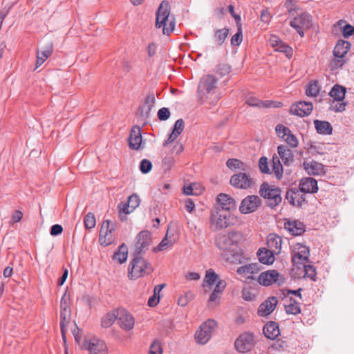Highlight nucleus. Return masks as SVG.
I'll return each mask as SVG.
<instances>
[{
    "label": "nucleus",
    "instance_id": "obj_55",
    "mask_svg": "<svg viewBox=\"0 0 354 354\" xmlns=\"http://www.w3.org/2000/svg\"><path fill=\"white\" fill-rule=\"evenodd\" d=\"M259 167L262 173L270 174V169L267 158L263 156L259 160Z\"/></svg>",
    "mask_w": 354,
    "mask_h": 354
},
{
    "label": "nucleus",
    "instance_id": "obj_22",
    "mask_svg": "<svg viewBox=\"0 0 354 354\" xmlns=\"http://www.w3.org/2000/svg\"><path fill=\"white\" fill-rule=\"evenodd\" d=\"M53 43L49 41L41 51L37 53V61L35 68H39L53 53Z\"/></svg>",
    "mask_w": 354,
    "mask_h": 354
},
{
    "label": "nucleus",
    "instance_id": "obj_60",
    "mask_svg": "<svg viewBox=\"0 0 354 354\" xmlns=\"http://www.w3.org/2000/svg\"><path fill=\"white\" fill-rule=\"evenodd\" d=\"M354 34V28L350 24H345L343 26L342 35L344 38H348Z\"/></svg>",
    "mask_w": 354,
    "mask_h": 354
},
{
    "label": "nucleus",
    "instance_id": "obj_49",
    "mask_svg": "<svg viewBox=\"0 0 354 354\" xmlns=\"http://www.w3.org/2000/svg\"><path fill=\"white\" fill-rule=\"evenodd\" d=\"M283 140L286 141L289 146L293 148L297 147L299 143L297 138L291 133V131H290V133H288Z\"/></svg>",
    "mask_w": 354,
    "mask_h": 354
},
{
    "label": "nucleus",
    "instance_id": "obj_19",
    "mask_svg": "<svg viewBox=\"0 0 354 354\" xmlns=\"http://www.w3.org/2000/svg\"><path fill=\"white\" fill-rule=\"evenodd\" d=\"M128 141L130 149L138 150L141 148L142 135L140 127L134 126L132 127L128 138Z\"/></svg>",
    "mask_w": 354,
    "mask_h": 354
},
{
    "label": "nucleus",
    "instance_id": "obj_30",
    "mask_svg": "<svg viewBox=\"0 0 354 354\" xmlns=\"http://www.w3.org/2000/svg\"><path fill=\"white\" fill-rule=\"evenodd\" d=\"M314 124L319 134L331 135L333 133V127L328 121L315 120H314Z\"/></svg>",
    "mask_w": 354,
    "mask_h": 354
},
{
    "label": "nucleus",
    "instance_id": "obj_20",
    "mask_svg": "<svg viewBox=\"0 0 354 354\" xmlns=\"http://www.w3.org/2000/svg\"><path fill=\"white\" fill-rule=\"evenodd\" d=\"M278 304V299L276 297H270L266 299L258 308V315L259 316H267L271 314L275 309Z\"/></svg>",
    "mask_w": 354,
    "mask_h": 354
},
{
    "label": "nucleus",
    "instance_id": "obj_25",
    "mask_svg": "<svg viewBox=\"0 0 354 354\" xmlns=\"http://www.w3.org/2000/svg\"><path fill=\"white\" fill-rule=\"evenodd\" d=\"M218 202L219 203L221 209H225L227 210H235L236 208V201L226 194H219L217 196Z\"/></svg>",
    "mask_w": 354,
    "mask_h": 354
},
{
    "label": "nucleus",
    "instance_id": "obj_63",
    "mask_svg": "<svg viewBox=\"0 0 354 354\" xmlns=\"http://www.w3.org/2000/svg\"><path fill=\"white\" fill-rule=\"evenodd\" d=\"M229 226V223H211L210 228L212 230L217 231Z\"/></svg>",
    "mask_w": 354,
    "mask_h": 354
},
{
    "label": "nucleus",
    "instance_id": "obj_58",
    "mask_svg": "<svg viewBox=\"0 0 354 354\" xmlns=\"http://www.w3.org/2000/svg\"><path fill=\"white\" fill-rule=\"evenodd\" d=\"M157 115L160 120L164 121L169 118L171 113L168 108L163 107L158 110Z\"/></svg>",
    "mask_w": 354,
    "mask_h": 354
},
{
    "label": "nucleus",
    "instance_id": "obj_31",
    "mask_svg": "<svg viewBox=\"0 0 354 354\" xmlns=\"http://www.w3.org/2000/svg\"><path fill=\"white\" fill-rule=\"evenodd\" d=\"M283 225L292 236H300L305 232L304 223H283Z\"/></svg>",
    "mask_w": 354,
    "mask_h": 354
},
{
    "label": "nucleus",
    "instance_id": "obj_45",
    "mask_svg": "<svg viewBox=\"0 0 354 354\" xmlns=\"http://www.w3.org/2000/svg\"><path fill=\"white\" fill-rule=\"evenodd\" d=\"M347 104H348L347 102H343V101L337 102V101L333 100L330 104L329 109L335 113L342 112V111H345Z\"/></svg>",
    "mask_w": 354,
    "mask_h": 354
},
{
    "label": "nucleus",
    "instance_id": "obj_44",
    "mask_svg": "<svg viewBox=\"0 0 354 354\" xmlns=\"http://www.w3.org/2000/svg\"><path fill=\"white\" fill-rule=\"evenodd\" d=\"M319 93L317 82L313 81L308 84L306 93L308 96L316 97Z\"/></svg>",
    "mask_w": 354,
    "mask_h": 354
},
{
    "label": "nucleus",
    "instance_id": "obj_34",
    "mask_svg": "<svg viewBox=\"0 0 354 354\" xmlns=\"http://www.w3.org/2000/svg\"><path fill=\"white\" fill-rule=\"evenodd\" d=\"M346 93V88L344 86L339 84H335L328 94L334 101L341 102L344 100Z\"/></svg>",
    "mask_w": 354,
    "mask_h": 354
},
{
    "label": "nucleus",
    "instance_id": "obj_38",
    "mask_svg": "<svg viewBox=\"0 0 354 354\" xmlns=\"http://www.w3.org/2000/svg\"><path fill=\"white\" fill-rule=\"evenodd\" d=\"M285 310L287 314L290 315H298L301 313V308L299 304L292 298L289 299V303L285 304Z\"/></svg>",
    "mask_w": 354,
    "mask_h": 354
},
{
    "label": "nucleus",
    "instance_id": "obj_52",
    "mask_svg": "<svg viewBox=\"0 0 354 354\" xmlns=\"http://www.w3.org/2000/svg\"><path fill=\"white\" fill-rule=\"evenodd\" d=\"M118 212H119L120 216H122V214H124L126 215V214H129L131 213L132 212H133V210H131V207H130V205L127 203V201L121 202L118 205Z\"/></svg>",
    "mask_w": 354,
    "mask_h": 354
},
{
    "label": "nucleus",
    "instance_id": "obj_16",
    "mask_svg": "<svg viewBox=\"0 0 354 354\" xmlns=\"http://www.w3.org/2000/svg\"><path fill=\"white\" fill-rule=\"evenodd\" d=\"M313 109V103L310 102H299L296 104L291 106L290 113L299 117H305L309 115Z\"/></svg>",
    "mask_w": 354,
    "mask_h": 354
},
{
    "label": "nucleus",
    "instance_id": "obj_28",
    "mask_svg": "<svg viewBox=\"0 0 354 354\" xmlns=\"http://www.w3.org/2000/svg\"><path fill=\"white\" fill-rule=\"evenodd\" d=\"M277 152L284 165H289L293 162L294 156L292 151L286 145H279L277 147Z\"/></svg>",
    "mask_w": 354,
    "mask_h": 354
},
{
    "label": "nucleus",
    "instance_id": "obj_57",
    "mask_svg": "<svg viewBox=\"0 0 354 354\" xmlns=\"http://www.w3.org/2000/svg\"><path fill=\"white\" fill-rule=\"evenodd\" d=\"M174 164V159L171 156H167L162 159V167L165 171H169Z\"/></svg>",
    "mask_w": 354,
    "mask_h": 354
},
{
    "label": "nucleus",
    "instance_id": "obj_33",
    "mask_svg": "<svg viewBox=\"0 0 354 354\" xmlns=\"http://www.w3.org/2000/svg\"><path fill=\"white\" fill-rule=\"evenodd\" d=\"M263 333L267 338L274 339L280 334L279 326L277 323L271 322L264 326Z\"/></svg>",
    "mask_w": 354,
    "mask_h": 354
},
{
    "label": "nucleus",
    "instance_id": "obj_47",
    "mask_svg": "<svg viewBox=\"0 0 354 354\" xmlns=\"http://www.w3.org/2000/svg\"><path fill=\"white\" fill-rule=\"evenodd\" d=\"M231 71V66L225 63L219 64L216 67V73L221 76H225Z\"/></svg>",
    "mask_w": 354,
    "mask_h": 354
},
{
    "label": "nucleus",
    "instance_id": "obj_4",
    "mask_svg": "<svg viewBox=\"0 0 354 354\" xmlns=\"http://www.w3.org/2000/svg\"><path fill=\"white\" fill-rule=\"evenodd\" d=\"M281 190L270 186L268 183L261 184L259 189L260 195L267 200L268 205L274 208L282 201L281 196Z\"/></svg>",
    "mask_w": 354,
    "mask_h": 354
},
{
    "label": "nucleus",
    "instance_id": "obj_62",
    "mask_svg": "<svg viewBox=\"0 0 354 354\" xmlns=\"http://www.w3.org/2000/svg\"><path fill=\"white\" fill-rule=\"evenodd\" d=\"M226 286V282L224 280L219 279L216 283L214 289V292L218 293L222 292Z\"/></svg>",
    "mask_w": 354,
    "mask_h": 354
},
{
    "label": "nucleus",
    "instance_id": "obj_53",
    "mask_svg": "<svg viewBox=\"0 0 354 354\" xmlns=\"http://www.w3.org/2000/svg\"><path fill=\"white\" fill-rule=\"evenodd\" d=\"M152 169V163L147 159H143L140 164V170L142 174L149 173Z\"/></svg>",
    "mask_w": 354,
    "mask_h": 354
},
{
    "label": "nucleus",
    "instance_id": "obj_8",
    "mask_svg": "<svg viewBox=\"0 0 354 354\" xmlns=\"http://www.w3.org/2000/svg\"><path fill=\"white\" fill-rule=\"evenodd\" d=\"M284 277L276 270L262 272L258 277L259 283L264 286H269L274 283L280 286L284 283Z\"/></svg>",
    "mask_w": 354,
    "mask_h": 354
},
{
    "label": "nucleus",
    "instance_id": "obj_9",
    "mask_svg": "<svg viewBox=\"0 0 354 354\" xmlns=\"http://www.w3.org/2000/svg\"><path fill=\"white\" fill-rule=\"evenodd\" d=\"M312 25V17L307 12H303L290 21V26L292 27L300 37H304V30L308 29Z\"/></svg>",
    "mask_w": 354,
    "mask_h": 354
},
{
    "label": "nucleus",
    "instance_id": "obj_24",
    "mask_svg": "<svg viewBox=\"0 0 354 354\" xmlns=\"http://www.w3.org/2000/svg\"><path fill=\"white\" fill-rule=\"evenodd\" d=\"M304 169L309 175H321L325 173L324 165L315 160L305 161L303 164Z\"/></svg>",
    "mask_w": 354,
    "mask_h": 354
},
{
    "label": "nucleus",
    "instance_id": "obj_13",
    "mask_svg": "<svg viewBox=\"0 0 354 354\" xmlns=\"http://www.w3.org/2000/svg\"><path fill=\"white\" fill-rule=\"evenodd\" d=\"M286 200L294 207H301L304 204H306V194L300 191V188L292 187L286 192Z\"/></svg>",
    "mask_w": 354,
    "mask_h": 354
},
{
    "label": "nucleus",
    "instance_id": "obj_32",
    "mask_svg": "<svg viewBox=\"0 0 354 354\" xmlns=\"http://www.w3.org/2000/svg\"><path fill=\"white\" fill-rule=\"evenodd\" d=\"M211 214L212 221H228L230 218V211L219 207L212 209Z\"/></svg>",
    "mask_w": 354,
    "mask_h": 354
},
{
    "label": "nucleus",
    "instance_id": "obj_29",
    "mask_svg": "<svg viewBox=\"0 0 354 354\" xmlns=\"http://www.w3.org/2000/svg\"><path fill=\"white\" fill-rule=\"evenodd\" d=\"M274 255L273 252L265 248H260L257 252L259 260L263 264H272L275 259Z\"/></svg>",
    "mask_w": 354,
    "mask_h": 354
},
{
    "label": "nucleus",
    "instance_id": "obj_2",
    "mask_svg": "<svg viewBox=\"0 0 354 354\" xmlns=\"http://www.w3.org/2000/svg\"><path fill=\"white\" fill-rule=\"evenodd\" d=\"M217 79L212 75H204L198 86V97L202 102L208 101L210 104L216 103L218 95H216Z\"/></svg>",
    "mask_w": 354,
    "mask_h": 354
},
{
    "label": "nucleus",
    "instance_id": "obj_3",
    "mask_svg": "<svg viewBox=\"0 0 354 354\" xmlns=\"http://www.w3.org/2000/svg\"><path fill=\"white\" fill-rule=\"evenodd\" d=\"M156 27H162L164 35H169L175 28V18L170 16V5L167 1H162L156 14Z\"/></svg>",
    "mask_w": 354,
    "mask_h": 354
},
{
    "label": "nucleus",
    "instance_id": "obj_48",
    "mask_svg": "<svg viewBox=\"0 0 354 354\" xmlns=\"http://www.w3.org/2000/svg\"><path fill=\"white\" fill-rule=\"evenodd\" d=\"M193 295L191 292H185L184 295L179 297L178 299V304L184 307L192 299Z\"/></svg>",
    "mask_w": 354,
    "mask_h": 354
},
{
    "label": "nucleus",
    "instance_id": "obj_12",
    "mask_svg": "<svg viewBox=\"0 0 354 354\" xmlns=\"http://www.w3.org/2000/svg\"><path fill=\"white\" fill-rule=\"evenodd\" d=\"M310 250L309 248L297 243L295 245L292 254V261L293 265L299 266L306 263L309 261Z\"/></svg>",
    "mask_w": 354,
    "mask_h": 354
},
{
    "label": "nucleus",
    "instance_id": "obj_5",
    "mask_svg": "<svg viewBox=\"0 0 354 354\" xmlns=\"http://www.w3.org/2000/svg\"><path fill=\"white\" fill-rule=\"evenodd\" d=\"M255 339L253 333L245 332L241 334L235 340V349L241 353L251 351L255 345Z\"/></svg>",
    "mask_w": 354,
    "mask_h": 354
},
{
    "label": "nucleus",
    "instance_id": "obj_61",
    "mask_svg": "<svg viewBox=\"0 0 354 354\" xmlns=\"http://www.w3.org/2000/svg\"><path fill=\"white\" fill-rule=\"evenodd\" d=\"M63 232V227L59 224H55L50 228V234L51 236H57L62 234Z\"/></svg>",
    "mask_w": 354,
    "mask_h": 354
},
{
    "label": "nucleus",
    "instance_id": "obj_21",
    "mask_svg": "<svg viewBox=\"0 0 354 354\" xmlns=\"http://www.w3.org/2000/svg\"><path fill=\"white\" fill-rule=\"evenodd\" d=\"M299 187L300 188V191L303 192L305 194L308 193H316L318 190L317 180L311 177L301 179Z\"/></svg>",
    "mask_w": 354,
    "mask_h": 354
},
{
    "label": "nucleus",
    "instance_id": "obj_42",
    "mask_svg": "<svg viewBox=\"0 0 354 354\" xmlns=\"http://www.w3.org/2000/svg\"><path fill=\"white\" fill-rule=\"evenodd\" d=\"M218 280V275L214 271L213 269H209L206 271L205 281L208 286H212L215 284Z\"/></svg>",
    "mask_w": 354,
    "mask_h": 354
},
{
    "label": "nucleus",
    "instance_id": "obj_36",
    "mask_svg": "<svg viewBox=\"0 0 354 354\" xmlns=\"http://www.w3.org/2000/svg\"><path fill=\"white\" fill-rule=\"evenodd\" d=\"M260 270V265L258 263H250L238 268L236 272L239 274H254Z\"/></svg>",
    "mask_w": 354,
    "mask_h": 354
},
{
    "label": "nucleus",
    "instance_id": "obj_59",
    "mask_svg": "<svg viewBox=\"0 0 354 354\" xmlns=\"http://www.w3.org/2000/svg\"><path fill=\"white\" fill-rule=\"evenodd\" d=\"M184 127H185L184 121L183 119L180 118L176 121L172 131L176 133L177 134L180 135L182 133V131H183Z\"/></svg>",
    "mask_w": 354,
    "mask_h": 354
},
{
    "label": "nucleus",
    "instance_id": "obj_50",
    "mask_svg": "<svg viewBox=\"0 0 354 354\" xmlns=\"http://www.w3.org/2000/svg\"><path fill=\"white\" fill-rule=\"evenodd\" d=\"M127 203L129 204L130 207H131V210H134L140 205V200L138 195L133 194L129 196Z\"/></svg>",
    "mask_w": 354,
    "mask_h": 354
},
{
    "label": "nucleus",
    "instance_id": "obj_11",
    "mask_svg": "<svg viewBox=\"0 0 354 354\" xmlns=\"http://www.w3.org/2000/svg\"><path fill=\"white\" fill-rule=\"evenodd\" d=\"M115 223H102L99 234V242L102 246H108L113 241Z\"/></svg>",
    "mask_w": 354,
    "mask_h": 354
},
{
    "label": "nucleus",
    "instance_id": "obj_54",
    "mask_svg": "<svg viewBox=\"0 0 354 354\" xmlns=\"http://www.w3.org/2000/svg\"><path fill=\"white\" fill-rule=\"evenodd\" d=\"M162 348L161 346V344L160 342L156 340L154 341L150 348L149 354H162Z\"/></svg>",
    "mask_w": 354,
    "mask_h": 354
},
{
    "label": "nucleus",
    "instance_id": "obj_51",
    "mask_svg": "<svg viewBox=\"0 0 354 354\" xmlns=\"http://www.w3.org/2000/svg\"><path fill=\"white\" fill-rule=\"evenodd\" d=\"M242 39V30L241 26H239L237 32L235 35H234L231 38V44L234 46H239L241 44Z\"/></svg>",
    "mask_w": 354,
    "mask_h": 354
},
{
    "label": "nucleus",
    "instance_id": "obj_14",
    "mask_svg": "<svg viewBox=\"0 0 354 354\" xmlns=\"http://www.w3.org/2000/svg\"><path fill=\"white\" fill-rule=\"evenodd\" d=\"M261 203V199L256 195H250L242 200L239 206V211L242 214L254 212Z\"/></svg>",
    "mask_w": 354,
    "mask_h": 354
},
{
    "label": "nucleus",
    "instance_id": "obj_6",
    "mask_svg": "<svg viewBox=\"0 0 354 354\" xmlns=\"http://www.w3.org/2000/svg\"><path fill=\"white\" fill-rule=\"evenodd\" d=\"M248 171H240L233 174L230 180V185L241 189H248L254 185V179L248 174Z\"/></svg>",
    "mask_w": 354,
    "mask_h": 354
},
{
    "label": "nucleus",
    "instance_id": "obj_46",
    "mask_svg": "<svg viewBox=\"0 0 354 354\" xmlns=\"http://www.w3.org/2000/svg\"><path fill=\"white\" fill-rule=\"evenodd\" d=\"M302 266L304 268L305 276L313 281H316L315 267L311 265H306V263L303 264Z\"/></svg>",
    "mask_w": 354,
    "mask_h": 354
},
{
    "label": "nucleus",
    "instance_id": "obj_23",
    "mask_svg": "<svg viewBox=\"0 0 354 354\" xmlns=\"http://www.w3.org/2000/svg\"><path fill=\"white\" fill-rule=\"evenodd\" d=\"M281 238L276 234H270L267 237V246L270 251L278 254L281 249Z\"/></svg>",
    "mask_w": 354,
    "mask_h": 354
},
{
    "label": "nucleus",
    "instance_id": "obj_26",
    "mask_svg": "<svg viewBox=\"0 0 354 354\" xmlns=\"http://www.w3.org/2000/svg\"><path fill=\"white\" fill-rule=\"evenodd\" d=\"M351 44L349 41L342 39L338 40L333 50L334 56L343 58L351 48Z\"/></svg>",
    "mask_w": 354,
    "mask_h": 354
},
{
    "label": "nucleus",
    "instance_id": "obj_7",
    "mask_svg": "<svg viewBox=\"0 0 354 354\" xmlns=\"http://www.w3.org/2000/svg\"><path fill=\"white\" fill-rule=\"evenodd\" d=\"M216 325L214 319H207L205 322L195 333L196 342L201 344H206L211 338L212 331L216 328Z\"/></svg>",
    "mask_w": 354,
    "mask_h": 354
},
{
    "label": "nucleus",
    "instance_id": "obj_27",
    "mask_svg": "<svg viewBox=\"0 0 354 354\" xmlns=\"http://www.w3.org/2000/svg\"><path fill=\"white\" fill-rule=\"evenodd\" d=\"M60 328L66 327V324L68 323L71 317V308L65 299L62 298L60 302Z\"/></svg>",
    "mask_w": 354,
    "mask_h": 354
},
{
    "label": "nucleus",
    "instance_id": "obj_41",
    "mask_svg": "<svg viewBox=\"0 0 354 354\" xmlns=\"http://www.w3.org/2000/svg\"><path fill=\"white\" fill-rule=\"evenodd\" d=\"M272 45L277 47V50L280 52H283L287 55L292 50L291 48L285 45L283 42L279 40L277 37H273L271 39Z\"/></svg>",
    "mask_w": 354,
    "mask_h": 354
},
{
    "label": "nucleus",
    "instance_id": "obj_40",
    "mask_svg": "<svg viewBox=\"0 0 354 354\" xmlns=\"http://www.w3.org/2000/svg\"><path fill=\"white\" fill-rule=\"evenodd\" d=\"M272 170L277 179H281L283 176V167L277 156L272 158Z\"/></svg>",
    "mask_w": 354,
    "mask_h": 354
},
{
    "label": "nucleus",
    "instance_id": "obj_17",
    "mask_svg": "<svg viewBox=\"0 0 354 354\" xmlns=\"http://www.w3.org/2000/svg\"><path fill=\"white\" fill-rule=\"evenodd\" d=\"M118 321L120 327L125 330H131L135 324L133 315L124 309L118 311Z\"/></svg>",
    "mask_w": 354,
    "mask_h": 354
},
{
    "label": "nucleus",
    "instance_id": "obj_37",
    "mask_svg": "<svg viewBox=\"0 0 354 354\" xmlns=\"http://www.w3.org/2000/svg\"><path fill=\"white\" fill-rule=\"evenodd\" d=\"M127 246L124 243H122L119 246L118 250L113 254V259L118 261L120 263H122L127 261Z\"/></svg>",
    "mask_w": 354,
    "mask_h": 354
},
{
    "label": "nucleus",
    "instance_id": "obj_10",
    "mask_svg": "<svg viewBox=\"0 0 354 354\" xmlns=\"http://www.w3.org/2000/svg\"><path fill=\"white\" fill-rule=\"evenodd\" d=\"M237 233L234 231L229 232L227 234H219L216 239V246L223 251L234 252L237 248L236 242L234 237Z\"/></svg>",
    "mask_w": 354,
    "mask_h": 354
},
{
    "label": "nucleus",
    "instance_id": "obj_39",
    "mask_svg": "<svg viewBox=\"0 0 354 354\" xmlns=\"http://www.w3.org/2000/svg\"><path fill=\"white\" fill-rule=\"evenodd\" d=\"M118 319V312L115 311L106 313L102 319L101 325L103 328L110 327Z\"/></svg>",
    "mask_w": 354,
    "mask_h": 354
},
{
    "label": "nucleus",
    "instance_id": "obj_64",
    "mask_svg": "<svg viewBox=\"0 0 354 354\" xmlns=\"http://www.w3.org/2000/svg\"><path fill=\"white\" fill-rule=\"evenodd\" d=\"M246 103L250 106L261 107V100L254 97H249L246 100Z\"/></svg>",
    "mask_w": 354,
    "mask_h": 354
},
{
    "label": "nucleus",
    "instance_id": "obj_1",
    "mask_svg": "<svg viewBox=\"0 0 354 354\" xmlns=\"http://www.w3.org/2000/svg\"><path fill=\"white\" fill-rule=\"evenodd\" d=\"M151 241V234L147 230L141 231L136 236L133 259L129 266L128 276L131 279H137L145 274L152 272L151 265L142 257V255L149 249Z\"/></svg>",
    "mask_w": 354,
    "mask_h": 354
},
{
    "label": "nucleus",
    "instance_id": "obj_56",
    "mask_svg": "<svg viewBox=\"0 0 354 354\" xmlns=\"http://www.w3.org/2000/svg\"><path fill=\"white\" fill-rule=\"evenodd\" d=\"M275 131L278 136L281 137L282 139L286 136L288 133H290V130L289 128L286 127L283 124H277L275 128Z\"/></svg>",
    "mask_w": 354,
    "mask_h": 354
},
{
    "label": "nucleus",
    "instance_id": "obj_15",
    "mask_svg": "<svg viewBox=\"0 0 354 354\" xmlns=\"http://www.w3.org/2000/svg\"><path fill=\"white\" fill-rule=\"evenodd\" d=\"M156 102V96L153 91L149 92L145 98L144 103L138 111V115L146 120L150 116L151 111Z\"/></svg>",
    "mask_w": 354,
    "mask_h": 354
},
{
    "label": "nucleus",
    "instance_id": "obj_18",
    "mask_svg": "<svg viewBox=\"0 0 354 354\" xmlns=\"http://www.w3.org/2000/svg\"><path fill=\"white\" fill-rule=\"evenodd\" d=\"M89 354H107V347L104 341L93 339L84 344Z\"/></svg>",
    "mask_w": 354,
    "mask_h": 354
},
{
    "label": "nucleus",
    "instance_id": "obj_35",
    "mask_svg": "<svg viewBox=\"0 0 354 354\" xmlns=\"http://www.w3.org/2000/svg\"><path fill=\"white\" fill-rule=\"evenodd\" d=\"M226 166L230 169H240L241 171H249L250 166L236 158H230L226 162Z\"/></svg>",
    "mask_w": 354,
    "mask_h": 354
},
{
    "label": "nucleus",
    "instance_id": "obj_43",
    "mask_svg": "<svg viewBox=\"0 0 354 354\" xmlns=\"http://www.w3.org/2000/svg\"><path fill=\"white\" fill-rule=\"evenodd\" d=\"M229 34L228 28H222L216 30L214 32V37L218 42V45H222Z\"/></svg>",
    "mask_w": 354,
    "mask_h": 354
}]
</instances>
